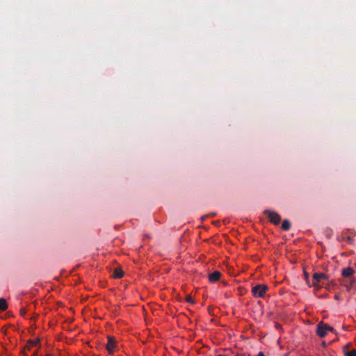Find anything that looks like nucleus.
<instances>
[{
    "mask_svg": "<svg viewBox=\"0 0 356 356\" xmlns=\"http://www.w3.org/2000/svg\"><path fill=\"white\" fill-rule=\"evenodd\" d=\"M346 356H356V349H352L345 353Z\"/></svg>",
    "mask_w": 356,
    "mask_h": 356,
    "instance_id": "f8f14e48",
    "label": "nucleus"
},
{
    "mask_svg": "<svg viewBox=\"0 0 356 356\" xmlns=\"http://www.w3.org/2000/svg\"><path fill=\"white\" fill-rule=\"evenodd\" d=\"M328 276L325 273H314L313 275V283L312 285L314 286H316L318 284L323 280H327Z\"/></svg>",
    "mask_w": 356,
    "mask_h": 356,
    "instance_id": "20e7f679",
    "label": "nucleus"
},
{
    "mask_svg": "<svg viewBox=\"0 0 356 356\" xmlns=\"http://www.w3.org/2000/svg\"><path fill=\"white\" fill-rule=\"evenodd\" d=\"M334 328L323 322H320L317 325L316 334L320 337H324L328 331L332 332Z\"/></svg>",
    "mask_w": 356,
    "mask_h": 356,
    "instance_id": "f257e3e1",
    "label": "nucleus"
},
{
    "mask_svg": "<svg viewBox=\"0 0 356 356\" xmlns=\"http://www.w3.org/2000/svg\"><path fill=\"white\" fill-rule=\"evenodd\" d=\"M235 356H244L243 355H240V354H237Z\"/></svg>",
    "mask_w": 356,
    "mask_h": 356,
    "instance_id": "6ab92c4d",
    "label": "nucleus"
},
{
    "mask_svg": "<svg viewBox=\"0 0 356 356\" xmlns=\"http://www.w3.org/2000/svg\"><path fill=\"white\" fill-rule=\"evenodd\" d=\"M268 290V286L265 284H257L252 287V293L254 297L257 298H263L266 291Z\"/></svg>",
    "mask_w": 356,
    "mask_h": 356,
    "instance_id": "f03ea898",
    "label": "nucleus"
},
{
    "mask_svg": "<svg viewBox=\"0 0 356 356\" xmlns=\"http://www.w3.org/2000/svg\"><path fill=\"white\" fill-rule=\"evenodd\" d=\"M209 215L211 216H216V213H211Z\"/></svg>",
    "mask_w": 356,
    "mask_h": 356,
    "instance_id": "f3484780",
    "label": "nucleus"
},
{
    "mask_svg": "<svg viewBox=\"0 0 356 356\" xmlns=\"http://www.w3.org/2000/svg\"><path fill=\"white\" fill-rule=\"evenodd\" d=\"M8 308V304L4 298H0V310L5 311Z\"/></svg>",
    "mask_w": 356,
    "mask_h": 356,
    "instance_id": "9b49d317",
    "label": "nucleus"
},
{
    "mask_svg": "<svg viewBox=\"0 0 356 356\" xmlns=\"http://www.w3.org/2000/svg\"><path fill=\"white\" fill-rule=\"evenodd\" d=\"M116 346V341L114 337L108 336V343L106 345V349L109 354H112L114 351V348Z\"/></svg>",
    "mask_w": 356,
    "mask_h": 356,
    "instance_id": "39448f33",
    "label": "nucleus"
},
{
    "mask_svg": "<svg viewBox=\"0 0 356 356\" xmlns=\"http://www.w3.org/2000/svg\"><path fill=\"white\" fill-rule=\"evenodd\" d=\"M216 356H227V355H218Z\"/></svg>",
    "mask_w": 356,
    "mask_h": 356,
    "instance_id": "aec40b11",
    "label": "nucleus"
},
{
    "mask_svg": "<svg viewBox=\"0 0 356 356\" xmlns=\"http://www.w3.org/2000/svg\"><path fill=\"white\" fill-rule=\"evenodd\" d=\"M207 216H202V219L204 220L205 218H207Z\"/></svg>",
    "mask_w": 356,
    "mask_h": 356,
    "instance_id": "a211bd4d",
    "label": "nucleus"
},
{
    "mask_svg": "<svg viewBox=\"0 0 356 356\" xmlns=\"http://www.w3.org/2000/svg\"><path fill=\"white\" fill-rule=\"evenodd\" d=\"M37 355H38V352L35 350V351L33 352L32 356H37Z\"/></svg>",
    "mask_w": 356,
    "mask_h": 356,
    "instance_id": "dca6fc26",
    "label": "nucleus"
},
{
    "mask_svg": "<svg viewBox=\"0 0 356 356\" xmlns=\"http://www.w3.org/2000/svg\"><path fill=\"white\" fill-rule=\"evenodd\" d=\"M38 343H39V340L38 339H36V340H29L26 343V346L24 347V350H30L32 347L36 346Z\"/></svg>",
    "mask_w": 356,
    "mask_h": 356,
    "instance_id": "6e6552de",
    "label": "nucleus"
},
{
    "mask_svg": "<svg viewBox=\"0 0 356 356\" xmlns=\"http://www.w3.org/2000/svg\"><path fill=\"white\" fill-rule=\"evenodd\" d=\"M186 302H189L191 304H194L195 303V301L193 300V299L190 296H186Z\"/></svg>",
    "mask_w": 356,
    "mask_h": 356,
    "instance_id": "ddd939ff",
    "label": "nucleus"
},
{
    "mask_svg": "<svg viewBox=\"0 0 356 356\" xmlns=\"http://www.w3.org/2000/svg\"><path fill=\"white\" fill-rule=\"evenodd\" d=\"M291 227V223L289 222V220H284L283 222H282V229L284 231H288L289 230Z\"/></svg>",
    "mask_w": 356,
    "mask_h": 356,
    "instance_id": "9d476101",
    "label": "nucleus"
},
{
    "mask_svg": "<svg viewBox=\"0 0 356 356\" xmlns=\"http://www.w3.org/2000/svg\"><path fill=\"white\" fill-rule=\"evenodd\" d=\"M264 213L268 218L269 221L273 224L278 225L280 222L281 216L277 213L270 210H265Z\"/></svg>",
    "mask_w": 356,
    "mask_h": 356,
    "instance_id": "7ed1b4c3",
    "label": "nucleus"
},
{
    "mask_svg": "<svg viewBox=\"0 0 356 356\" xmlns=\"http://www.w3.org/2000/svg\"><path fill=\"white\" fill-rule=\"evenodd\" d=\"M220 276L221 273L220 271L216 270L209 275V280L211 282H215L220 279Z\"/></svg>",
    "mask_w": 356,
    "mask_h": 356,
    "instance_id": "423d86ee",
    "label": "nucleus"
},
{
    "mask_svg": "<svg viewBox=\"0 0 356 356\" xmlns=\"http://www.w3.org/2000/svg\"><path fill=\"white\" fill-rule=\"evenodd\" d=\"M45 356H51L50 354H47Z\"/></svg>",
    "mask_w": 356,
    "mask_h": 356,
    "instance_id": "412c9836",
    "label": "nucleus"
},
{
    "mask_svg": "<svg viewBox=\"0 0 356 356\" xmlns=\"http://www.w3.org/2000/svg\"><path fill=\"white\" fill-rule=\"evenodd\" d=\"M257 356H265L263 352H259Z\"/></svg>",
    "mask_w": 356,
    "mask_h": 356,
    "instance_id": "4468645a",
    "label": "nucleus"
},
{
    "mask_svg": "<svg viewBox=\"0 0 356 356\" xmlns=\"http://www.w3.org/2000/svg\"><path fill=\"white\" fill-rule=\"evenodd\" d=\"M20 313H21L22 315H24L26 312L24 310H23V309H21Z\"/></svg>",
    "mask_w": 356,
    "mask_h": 356,
    "instance_id": "2eb2a0df",
    "label": "nucleus"
},
{
    "mask_svg": "<svg viewBox=\"0 0 356 356\" xmlns=\"http://www.w3.org/2000/svg\"><path fill=\"white\" fill-rule=\"evenodd\" d=\"M124 272L120 268H115L113 273V277L114 278H121L123 277Z\"/></svg>",
    "mask_w": 356,
    "mask_h": 356,
    "instance_id": "1a4fd4ad",
    "label": "nucleus"
},
{
    "mask_svg": "<svg viewBox=\"0 0 356 356\" xmlns=\"http://www.w3.org/2000/svg\"><path fill=\"white\" fill-rule=\"evenodd\" d=\"M355 270L353 269V268L352 267H347V268H345L342 270L341 271V275L344 277H350L351 275H353Z\"/></svg>",
    "mask_w": 356,
    "mask_h": 356,
    "instance_id": "0eeeda50",
    "label": "nucleus"
}]
</instances>
